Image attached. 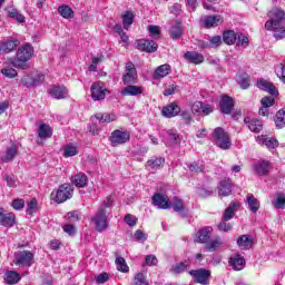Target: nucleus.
I'll return each instance as SVG.
<instances>
[{
  "label": "nucleus",
  "instance_id": "obj_30",
  "mask_svg": "<svg viewBox=\"0 0 285 285\" xmlns=\"http://www.w3.org/2000/svg\"><path fill=\"white\" fill-rule=\"evenodd\" d=\"M165 160L161 157L154 158L147 161L146 168L150 173H155V170H160V168H164Z\"/></svg>",
  "mask_w": 285,
  "mask_h": 285
},
{
  "label": "nucleus",
  "instance_id": "obj_23",
  "mask_svg": "<svg viewBox=\"0 0 285 285\" xmlns=\"http://www.w3.org/2000/svg\"><path fill=\"white\" fill-rule=\"evenodd\" d=\"M94 117L100 124H112V121H117V115L115 112H96Z\"/></svg>",
  "mask_w": 285,
  "mask_h": 285
},
{
  "label": "nucleus",
  "instance_id": "obj_63",
  "mask_svg": "<svg viewBox=\"0 0 285 285\" xmlns=\"http://www.w3.org/2000/svg\"><path fill=\"white\" fill-rule=\"evenodd\" d=\"M238 39V46H240L242 48H246L249 43L248 37L244 36V33H239L237 36Z\"/></svg>",
  "mask_w": 285,
  "mask_h": 285
},
{
  "label": "nucleus",
  "instance_id": "obj_53",
  "mask_svg": "<svg viewBox=\"0 0 285 285\" xmlns=\"http://www.w3.org/2000/svg\"><path fill=\"white\" fill-rule=\"evenodd\" d=\"M11 206L14 210H23L26 208V200L21 198H16L12 203Z\"/></svg>",
  "mask_w": 285,
  "mask_h": 285
},
{
  "label": "nucleus",
  "instance_id": "obj_52",
  "mask_svg": "<svg viewBox=\"0 0 285 285\" xmlns=\"http://www.w3.org/2000/svg\"><path fill=\"white\" fill-rule=\"evenodd\" d=\"M272 32L274 33L275 39H285V27H273Z\"/></svg>",
  "mask_w": 285,
  "mask_h": 285
},
{
  "label": "nucleus",
  "instance_id": "obj_20",
  "mask_svg": "<svg viewBox=\"0 0 285 285\" xmlns=\"http://www.w3.org/2000/svg\"><path fill=\"white\" fill-rule=\"evenodd\" d=\"M244 121L252 132H262V130H264V122H262L259 119L247 117L244 119Z\"/></svg>",
  "mask_w": 285,
  "mask_h": 285
},
{
  "label": "nucleus",
  "instance_id": "obj_7",
  "mask_svg": "<svg viewBox=\"0 0 285 285\" xmlns=\"http://www.w3.org/2000/svg\"><path fill=\"white\" fill-rule=\"evenodd\" d=\"M106 92L110 91L106 88V83L102 81H97L91 85V99H94V101L106 99Z\"/></svg>",
  "mask_w": 285,
  "mask_h": 285
},
{
  "label": "nucleus",
  "instance_id": "obj_27",
  "mask_svg": "<svg viewBox=\"0 0 285 285\" xmlns=\"http://www.w3.org/2000/svg\"><path fill=\"white\" fill-rule=\"evenodd\" d=\"M71 184L77 188H86L88 186V176L83 173H78L71 177Z\"/></svg>",
  "mask_w": 285,
  "mask_h": 285
},
{
  "label": "nucleus",
  "instance_id": "obj_43",
  "mask_svg": "<svg viewBox=\"0 0 285 285\" xmlns=\"http://www.w3.org/2000/svg\"><path fill=\"white\" fill-rule=\"evenodd\" d=\"M79 155V147L77 145H65L63 146V157H75Z\"/></svg>",
  "mask_w": 285,
  "mask_h": 285
},
{
  "label": "nucleus",
  "instance_id": "obj_13",
  "mask_svg": "<svg viewBox=\"0 0 285 285\" xmlns=\"http://www.w3.org/2000/svg\"><path fill=\"white\" fill-rule=\"evenodd\" d=\"M17 155H19V145H10L0 156V160L3 164H10V161H14V157H17Z\"/></svg>",
  "mask_w": 285,
  "mask_h": 285
},
{
  "label": "nucleus",
  "instance_id": "obj_55",
  "mask_svg": "<svg viewBox=\"0 0 285 285\" xmlns=\"http://www.w3.org/2000/svg\"><path fill=\"white\" fill-rule=\"evenodd\" d=\"M261 104L264 108H271V106H275V98L265 96L262 98Z\"/></svg>",
  "mask_w": 285,
  "mask_h": 285
},
{
  "label": "nucleus",
  "instance_id": "obj_2",
  "mask_svg": "<svg viewBox=\"0 0 285 285\" xmlns=\"http://www.w3.org/2000/svg\"><path fill=\"white\" fill-rule=\"evenodd\" d=\"M285 21V11L281 8H274L269 11V20L265 22V29L273 32V28L282 26Z\"/></svg>",
  "mask_w": 285,
  "mask_h": 285
},
{
  "label": "nucleus",
  "instance_id": "obj_49",
  "mask_svg": "<svg viewBox=\"0 0 285 285\" xmlns=\"http://www.w3.org/2000/svg\"><path fill=\"white\" fill-rule=\"evenodd\" d=\"M17 40H7L2 43V51L3 52H12L13 50H17Z\"/></svg>",
  "mask_w": 285,
  "mask_h": 285
},
{
  "label": "nucleus",
  "instance_id": "obj_11",
  "mask_svg": "<svg viewBox=\"0 0 285 285\" xmlns=\"http://www.w3.org/2000/svg\"><path fill=\"white\" fill-rule=\"evenodd\" d=\"M181 112V107L177 102H169L161 109L163 117H166V119H173L177 117Z\"/></svg>",
  "mask_w": 285,
  "mask_h": 285
},
{
  "label": "nucleus",
  "instance_id": "obj_54",
  "mask_svg": "<svg viewBox=\"0 0 285 285\" xmlns=\"http://www.w3.org/2000/svg\"><path fill=\"white\" fill-rule=\"evenodd\" d=\"M148 31H149V36L151 37H157V38L161 37V29L159 28V26L149 24Z\"/></svg>",
  "mask_w": 285,
  "mask_h": 285
},
{
  "label": "nucleus",
  "instance_id": "obj_47",
  "mask_svg": "<svg viewBox=\"0 0 285 285\" xmlns=\"http://www.w3.org/2000/svg\"><path fill=\"white\" fill-rule=\"evenodd\" d=\"M1 73L3 75V77H7L8 79H14V77H17V70L14 68H12L10 65L4 66L1 69Z\"/></svg>",
  "mask_w": 285,
  "mask_h": 285
},
{
  "label": "nucleus",
  "instance_id": "obj_36",
  "mask_svg": "<svg viewBox=\"0 0 285 285\" xmlns=\"http://www.w3.org/2000/svg\"><path fill=\"white\" fill-rule=\"evenodd\" d=\"M40 139H50L52 137V128L48 124H41L38 128Z\"/></svg>",
  "mask_w": 285,
  "mask_h": 285
},
{
  "label": "nucleus",
  "instance_id": "obj_48",
  "mask_svg": "<svg viewBox=\"0 0 285 285\" xmlns=\"http://www.w3.org/2000/svg\"><path fill=\"white\" fill-rule=\"evenodd\" d=\"M116 266L117 271L120 273H128V271H130V267H128V264H126V259L124 257L116 258Z\"/></svg>",
  "mask_w": 285,
  "mask_h": 285
},
{
  "label": "nucleus",
  "instance_id": "obj_25",
  "mask_svg": "<svg viewBox=\"0 0 285 285\" xmlns=\"http://www.w3.org/2000/svg\"><path fill=\"white\" fill-rule=\"evenodd\" d=\"M240 204L233 202L223 213V222H230L233 217H235V213H237V208H239Z\"/></svg>",
  "mask_w": 285,
  "mask_h": 285
},
{
  "label": "nucleus",
  "instance_id": "obj_38",
  "mask_svg": "<svg viewBox=\"0 0 285 285\" xmlns=\"http://www.w3.org/2000/svg\"><path fill=\"white\" fill-rule=\"evenodd\" d=\"M246 204L252 213L259 210V200L253 194L247 195Z\"/></svg>",
  "mask_w": 285,
  "mask_h": 285
},
{
  "label": "nucleus",
  "instance_id": "obj_4",
  "mask_svg": "<svg viewBox=\"0 0 285 285\" xmlns=\"http://www.w3.org/2000/svg\"><path fill=\"white\" fill-rule=\"evenodd\" d=\"M13 264H16V266L30 268V266L35 264V254L30 250L16 252Z\"/></svg>",
  "mask_w": 285,
  "mask_h": 285
},
{
  "label": "nucleus",
  "instance_id": "obj_8",
  "mask_svg": "<svg viewBox=\"0 0 285 285\" xmlns=\"http://www.w3.org/2000/svg\"><path fill=\"white\" fill-rule=\"evenodd\" d=\"M122 82L125 86H135V83H137V69L135 68V63H126V73L122 76Z\"/></svg>",
  "mask_w": 285,
  "mask_h": 285
},
{
  "label": "nucleus",
  "instance_id": "obj_51",
  "mask_svg": "<svg viewBox=\"0 0 285 285\" xmlns=\"http://www.w3.org/2000/svg\"><path fill=\"white\" fill-rule=\"evenodd\" d=\"M38 209H39V204L33 198L27 205V215H35V213H37Z\"/></svg>",
  "mask_w": 285,
  "mask_h": 285
},
{
  "label": "nucleus",
  "instance_id": "obj_19",
  "mask_svg": "<svg viewBox=\"0 0 285 285\" xmlns=\"http://www.w3.org/2000/svg\"><path fill=\"white\" fill-rule=\"evenodd\" d=\"M213 137L218 144H230V136L222 127H217L214 130Z\"/></svg>",
  "mask_w": 285,
  "mask_h": 285
},
{
  "label": "nucleus",
  "instance_id": "obj_56",
  "mask_svg": "<svg viewBox=\"0 0 285 285\" xmlns=\"http://www.w3.org/2000/svg\"><path fill=\"white\" fill-rule=\"evenodd\" d=\"M258 141L261 144H277V139L269 137L268 135L258 136Z\"/></svg>",
  "mask_w": 285,
  "mask_h": 285
},
{
  "label": "nucleus",
  "instance_id": "obj_64",
  "mask_svg": "<svg viewBox=\"0 0 285 285\" xmlns=\"http://www.w3.org/2000/svg\"><path fill=\"white\" fill-rule=\"evenodd\" d=\"M125 222L128 226H137V218L131 214L125 216Z\"/></svg>",
  "mask_w": 285,
  "mask_h": 285
},
{
  "label": "nucleus",
  "instance_id": "obj_37",
  "mask_svg": "<svg viewBox=\"0 0 285 285\" xmlns=\"http://www.w3.org/2000/svg\"><path fill=\"white\" fill-rule=\"evenodd\" d=\"M58 14L62 17V19H73L75 17V11L68 4H62L58 8Z\"/></svg>",
  "mask_w": 285,
  "mask_h": 285
},
{
  "label": "nucleus",
  "instance_id": "obj_21",
  "mask_svg": "<svg viewBox=\"0 0 285 285\" xmlns=\"http://www.w3.org/2000/svg\"><path fill=\"white\" fill-rule=\"evenodd\" d=\"M229 266L234 271H243L244 266H246V261L244 257H242V255L234 254L229 257Z\"/></svg>",
  "mask_w": 285,
  "mask_h": 285
},
{
  "label": "nucleus",
  "instance_id": "obj_45",
  "mask_svg": "<svg viewBox=\"0 0 285 285\" xmlns=\"http://www.w3.org/2000/svg\"><path fill=\"white\" fill-rule=\"evenodd\" d=\"M8 17L10 19H16L18 23H26V17L19 12L17 9H11L8 11Z\"/></svg>",
  "mask_w": 285,
  "mask_h": 285
},
{
  "label": "nucleus",
  "instance_id": "obj_28",
  "mask_svg": "<svg viewBox=\"0 0 285 285\" xmlns=\"http://www.w3.org/2000/svg\"><path fill=\"white\" fill-rule=\"evenodd\" d=\"M185 59L189 61V63H194L195 66L204 63V55L195 51L185 52Z\"/></svg>",
  "mask_w": 285,
  "mask_h": 285
},
{
  "label": "nucleus",
  "instance_id": "obj_31",
  "mask_svg": "<svg viewBox=\"0 0 285 285\" xmlns=\"http://www.w3.org/2000/svg\"><path fill=\"white\" fill-rule=\"evenodd\" d=\"M237 246L240 248V250H248L253 248V237L248 235H242L237 239Z\"/></svg>",
  "mask_w": 285,
  "mask_h": 285
},
{
  "label": "nucleus",
  "instance_id": "obj_26",
  "mask_svg": "<svg viewBox=\"0 0 285 285\" xmlns=\"http://www.w3.org/2000/svg\"><path fill=\"white\" fill-rule=\"evenodd\" d=\"M170 72H173V68L170 67V65L168 63L160 65L154 71V79H164V77H168Z\"/></svg>",
  "mask_w": 285,
  "mask_h": 285
},
{
  "label": "nucleus",
  "instance_id": "obj_5",
  "mask_svg": "<svg viewBox=\"0 0 285 285\" xmlns=\"http://www.w3.org/2000/svg\"><path fill=\"white\" fill-rule=\"evenodd\" d=\"M91 222L98 233H104L108 229V212L104 207H100L96 215L91 217Z\"/></svg>",
  "mask_w": 285,
  "mask_h": 285
},
{
  "label": "nucleus",
  "instance_id": "obj_41",
  "mask_svg": "<svg viewBox=\"0 0 285 285\" xmlns=\"http://www.w3.org/2000/svg\"><path fill=\"white\" fill-rule=\"evenodd\" d=\"M275 126L278 130H282V128H285V108L276 112Z\"/></svg>",
  "mask_w": 285,
  "mask_h": 285
},
{
  "label": "nucleus",
  "instance_id": "obj_9",
  "mask_svg": "<svg viewBox=\"0 0 285 285\" xmlns=\"http://www.w3.org/2000/svg\"><path fill=\"white\" fill-rule=\"evenodd\" d=\"M189 275L194 278L195 284L208 285L210 279V271L208 269H195L190 271Z\"/></svg>",
  "mask_w": 285,
  "mask_h": 285
},
{
  "label": "nucleus",
  "instance_id": "obj_1",
  "mask_svg": "<svg viewBox=\"0 0 285 285\" xmlns=\"http://www.w3.org/2000/svg\"><path fill=\"white\" fill-rule=\"evenodd\" d=\"M35 55V48L30 43H26L17 51L16 59L10 61V66L19 70H28V62Z\"/></svg>",
  "mask_w": 285,
  "mask_h": 285
},
{
  "label": "nucleus",
  "instance_id": "obj_60",
  "mask_svg": "<svg viewBox=\"0 0 285 285\" xmlns=\"http://www.w3.org/2000/svg\"><path fill=\"white\" fill-rule=\"evenodd\" d=\"M31 81L33 87L40 86V83H43V81H46V76L43 73H38L36 77H31Z\"/></svg>",
  "mask_w": 285,
  "mask_h": 285
},
{
  "label": "nucleus",
  "instance_id": "obj_61",
  "mask_svg": "<svg viewBox=\"0 0 285 285\" xmlns=\"http://www.w3.org/2000/svg\"><path fill=\"white\" fill-rule=\"evenodd\" d=\"M189 170L191 173H204V164L194 163V164L189 165Z\"/></svg>",
  "mask_w": 285,
  "mask_h": 285
},
{
  "label": "nucleus",
  "instance_id": "obj_58",
  "mask_svg": "<svg viewBox=\"0 0 285 285\" xmlns=\"http://www.w3.org/2000/svg\"><path fill=\"white\" fill-rule=\"evenodd\" d=\"M186 268H188V265L186 263H178L171 267V271H173V273L179 274V273H184V271H186Z\"/></svg>",
  "mask_w": 285,
  "mask_h": 285
},
{
  "label": "nucleus",
  "instance_id": "obj_10",
  "mask_svg": "<svg viewBox=\"0 0 285 285\" xmlns=\"http://www.w3.org/2000/svg\"><path fill=\"white\" fill-rule=\"evenodd\" d=\"M111 144H128L130 141V131L124 129H116L110 136Z\"/></svg>",
  "mask_w": 285,
  "mask_h": 285
},
{
  "label": "nucleus",
  "instance_id": "obj_44",
  "mask_svg": "<svg viewBox=\"0 0 285 285\" xmlns=\"http://www.w3.org/2000/svg\"><path fill=\"white\" fill-rule=\"evenodd\" d=\"M238 83L243 90H248L250 88V76L244 72L238 76Z\"/></svg>",
  "mask_w": 285,
  "mask_h": 285
},
{
  "label": "nucleus",
  "instance_id": "obj_62",
  "mask_svg": "<svg viewBox=\"0 0 285 285\" xmlns=\"http://www.w3.org/2000/svg\"><path fill=\"white\" fill-rule=\"evenodd\" d=\"M145 264H146V266H157V264H158L157 256L147 255L145 257Z\"/></svg>",
  "mask_w": 285,
  "mask_h": 285
},
{
  "label": "nucleus",
  "instance_id": "obj_33",
  "mask_svg": "<svg viewBox=\"0 0 285 285\" xmlns=\"http://www.w3.org/2000/svg\"><path fill=\"white\" fill-rule=\"evenodd\" d=\"M4 282L9 285L19 284V282H21V274L14 271H9L4 274Z\"/></svg>",
  "mask_w": 285,
  "mask_h": 285
},
{
  "label": "nucleus",
  "instance_id": "obj_57",
  "mask_svg": "<svg viewBox=\"0 0 285 285\" xmlns=\"http://www.w3.org/2000/svg\"><path fill=\"white\" fill-rule=\"evenodd\" d=\"M136 242H146L148 239V235H146V233H144L141 229H137L135 232V235H134Z\"/></svg>",
  "mask_w": 285,
  "mask_h": 285
},
{
  "label": "nucleus",
  "instance_id": "obj_6",
  "mask_svg": "<svg viewBox=\"0 0 285 285\" xmlns=\"http://www.w3.org/2000/svg\"><path fill=\"white\" fill-rule=\"evenodd\" d=\"M134 48L140 52H147L148 55L157 52L159 45L154 40L138 39L134 43Z\"/></svg>",
  "mask_w": 285,
  "mask_h": 285
},
{
  "label": "nucleus",
  "instance_id": "obj_15",
  "mask_svg": "<svg viewBox=\"0 0 285 285\" xmlns=\"http://www.w3.org/2000/svg\"><path fill=\"white\" fill-rule=\"evenodd\" d=\"M48 95L53 97V99H66L68 97V88L63 85H53L50 89H48Z\"/></svg>",
  "mask_w": 285,
  "mask_h": 285
},
{
  "label": "nucleus",
  "instance_id": "obj_18",
  "mask_svg": "<svg viewBox=\"0 0 285 285\" xmlns=\"http://www.w3.org/2000/svg\"><path fill=\"white\" fill-rule=\"evenodd\" d=\"M253 170L256 175L264 177V175L271 173V163L268 160H258L253 165Z\"/></svg>",
  "mask_w": 285,
  "mask_h": 285
},
{
  "label": "nucleus",
  "instance_id": "obj_12",
  "mask_svg": "<svg viewBox=\"0 0 285 285\" xmlns=\"http://www.w3.org/2000/svg\"><path fill=\"white\" fill-rule=\"evenodd\" d=\"M219 108L223 115H230V112H233V109L235 108V100L233 99V97L224 95L220 98Z\"/></svg>",
  "mask_w": 285,
  "mask_h": 285
},
{
  "label": "nucleus",
  "instance_id": "obj_3",
  "mask_svg": "<svg viewBox=\"0 0 285 285\" xmlns=\"http://www.w3.org/2000/svg\"><path fill=\"white\" fill-rule=\"evenodd\" d=\"M72 193H75L72 185L63 184L56 191L51 193V199L57 204H63V202L71 199Z\"/></svg>",
  "mask_w": 285,
  "mask_h": 285
},
{
  "label": "nucleus",
  "instance_id": "obj_40",
  "mask_svg": "<svg viewBox=\"0 0 285 285\" xmlns=\"http://www.w3.org/2000/svg\"><path fill=\"white\" fill-rule=\"evenodd\" d=\"M131 23H135V14H132L130 11H126L125 14H122L124 30H130Z\"/></svg>",
  "mask_w": 285,
  "mask_h": 285
},
{
  "label": "nucleus",
  "instance_id": "obj_35",
  "mask_svg": "<svg viewBox=\"0 0 285 285\" xmlns=\"http://www.w3.org/2000/svg\"><path fill=\"white\" fill-rule=\"evenodd\" d=\"M210 233H213V227H204L197 233V242L199 244H206L210 239Z\"/></svg>",
  "mask_w": 285,
  "mask_h": 285
},
{
  "label": "nucleus",
  "instance_id": "obj_17",
  "mask_svg": "<svg viewBox=\"0 0 285 285\" xmlns=\"http://www.w3.org/2000/svg\"><path fill=\"white\" fill-rule=\"evenodd\" d=\"M233 193V181L230 178H225L218 183V195L228 197Z\"/></svg>",
  "mask_w": 285,
  "mask_h": 285
},
{
  "label": "nucleus",
  "instance_id": "obj_59",
  "mask_svg": "<svg viewBox=\"0 0 285 285\" xmlns=\"http://www.w3.org/2000/svg\"><path fill=\"white\" fill-rule=\"evenodd\" d=\"M209 46H210V48H219V46H222L220 36H214V37L209 38Z\"/></svg>",
  "mask_w": 285,
  "mask_h": 285
},
{
  "label": "nucleus",
  "instance_id": "obj_14",
  "mask_svg": "<svg viewBox=\"0 0 285 285\" xmlns=\"http://www.w3.org/2000/svg\"><path fill=\"white\" fill-rule=\"evenodd\" d=\"M169 207L173 208L174 213H178L180 217H187L188 215V208H186L184 200L177 196L169 203Z\"/></svg>",
  "mask_w": 285,
  "mask_h": 285
},
{
  "label": "nucleus",
  "instance_id": "obj_42",
  "mask_svg": "<svg viewBox=\"0 0 285 285\" xmlns=\"http://www.w3.org/2000/svg\"><path fill=\"white\" fill-rule=\"evenodd\" d=\"M131 285H150L146 273L138 272L134 275V281Z\"/></svg>",
  "mask_w": 285,
  "mask_h": 285
},
{
  "label": "nucleus",
  "instance_id": "obj_32",
  "mask_svg": "<svg viewBox=\"0 0 285 285\" xmlns=\"http://www.w3.org/2000/svg\"><path fill=\"white\" fill-rule=\"evenodd\" d=\"M121 92L125 97H136V95H141V92H144V88L135 85H127Z\"/></svg>",
  "mask_w": 285,
  "mask_h": 285
},
{
  "label": "nucleus",
  "instance_id": "obj_29",
  "mask_svg": "<svg viewBox=\"0 0 285 285\" xmlns=\"http://www.w3.org/2000/svg\"><path fill=\"white\" fill-rule=\"evenodd\" d=\"M203 23L205 28H217V26L224 23V20H222V16H207Z\"/></svg>",
  "mask_w": 285,
  "mask_h": 285
},
{
  "label": "nucleus",
  "instance_id": "obj_34",
  "mask_svg": "<svg viewBox=\"0 0 285 285\" xmlns=\"http://www.w3.org/2000/svg\"><path fill=\"white\" fill-rule=\"evenodd\" d=\"M237 36L238 35L234 30H226L223 32V41L226 46H235Z\"/></svg>",
  "mask_w": 285,
  "mask_h": 285
},
{
  "label": "nucleus",
  "instance_id": "obj_39",
  "mask_svg": "<svg viewBox=\"0 0 285 285\" xmlns=\"http://www.w3.org/2000/svg\"><path fill=\"white\" fill-rule=\"evenodd\" d=\"M222 244H224V242L222 240V238L216 237L214 239H212L206 246H205V250L208 253H215V250H217V248H219L222 246Z\"/></svg>",
  "mask_w": 285,
  "mask_h": 285
},
{
  "label": "nucleus",
  "instance_id": "obj_50",
  "mask_svg": "<svg viewBox=\"0 0 285 285\" xmlns=\"http://www.w3.org/2000/svg\"><path fill=\"white\" fill-rule=\"evenodd\" d=\"M181 26L180 24H175L174 27H171V29L169 30V36L171 39H179L181 38Z\"/></svg>",
  "mask_w": 285,
  "mask_h": 285
},
{
  "label": "nucleus",
  "instance_id": "obj_22",
  "mask_svg": "<svg viewBox=\"0 0 285 285\" xmlns=\"http://www.w3.org/2000/svg\"><path fill=\"white\" fill-rule=\"evenodd\" d=\"M14 219L16 216L13 213H6V210H3V208L0 207V224L1 226H14Z\"/></svg>",
  "mask_w": 285,
  "mask_h": 285
},
{
  "label": "nucleus",
  "instance_id": "obj_24",
  "mask_svg": "<svg viewBox=\"0 0 285 285\" xmlns=\"http://www.w3.org/2000/svg\"><path fill=\"white\" fill-rule=\"evenodd\" d=\"M153 204L154 206H157V208H170V202H168V196H164L161 194H155L153 197Z\"/></svg>",
  "mask_w": 285,
  "mask_h": 285
},
{
  "label": "nucleus",
  "instance_id": "obj_46",
  "mask_svg": "<svg viewBox=\"0 0 285 285\" xmlns=\"http://www.w3.org/2000/svg\"><path fill=\"white\" fill-rule=\"evenodd\" d=\"M273 206H275V208H278V209H282L285 207V194L284 193H277L275 195Z\"/></svg>",
  "mask_w": 285,
  "mask_h": 285
},
{
  "label": "nucleus",
  "instance_id": "obj_16",
  "mask_svg": "<svg viewBox=\"0 0 285 285\" xmlns=\"http://www.w3.org/2000/svg\"><path fill=\"white\" fill-rule=\"evenodd\" d=\"M257 88L259 90H264V92H268L272 97H279V91L277 90V87L268 80L261 79L257 82Z\"/></svg>",
  "mask_w": 285,
  "mask_h": 285
}]
</instances>
